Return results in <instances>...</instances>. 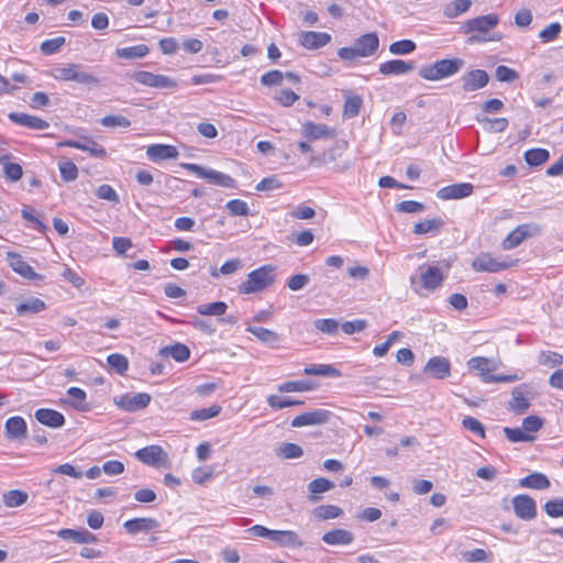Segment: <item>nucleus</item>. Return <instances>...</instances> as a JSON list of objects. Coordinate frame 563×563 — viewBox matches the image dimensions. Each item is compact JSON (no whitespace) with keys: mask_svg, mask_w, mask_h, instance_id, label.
Masks as SVG:
<instances>
[{"mask_svg":"<svg viewBox=\"0 0 563 563\" xmlns=\"http://www.w3.org/2000/svg\"><path fill=\"white\" fill-rule=\"evenodd\" d=\"M415 68L413 63L401 59H393L379 65V73L383 75H404Z\"/></svg>","mask_w":563,"mask_h":563,"instance_id":"nucleus-30","label":"nucleus"},{"mask_svg":"<svg viewBox=\"0 0 563 563\" xmlns=\"http://www.w3.org/2000/svg\"><path fill=\"white\" fill-rule=\"evenodd\" d=\"M419 271L422 288L427 290H434L442 285L444 275L438 266L421 265Z\"/></svg>","mask_w":563,"mask_h":563,"instance_id":"nucleus-16","label":"nucleus"},{"mask_svg":"<svg viewBox=\"0 0 563 563\" xmlns=\"http://www.w3.org/2000/svg\"><path fill=\"white\" fill-rule=\"evenodd\" d=\"M67 396L70 398V400H66V402L69 404V406L77 410H87V394L84 389L78 387H70L67 389Z\"/></svg>","mask_w":563,"mask_h":563,"instance_id":"nucleus-41","label":"nucleus"},{"mask_svg":"<svg viewBox=\"0 0 563 563\" xmlns=\"http://www.w3.org/2000/svg\"><path fill=\"white\" fill-rule=\"evenodd\" d=\"M100 123L106 128H129L131 125L130 120L120 114L106 115L100 120Z\"/></svg>","mask_w":563,"mask_h":563,"instance_id":"nucleus-60","label":"nucleus"},{"mask_svg":"<svg viewBox=\"0 0 563 563\" xmlns=\"http://www.w3.org/2000/svg\"><path fill=\"white\" fill-rule=\"evenodd\" d=\"M312 516L319 521L334 519L342 516L343 510L334 505H321L312 510Z\"/></svg>","mask_w":563,"mask_h":563,"instance_id":"nucleus-40","label":"nucleus"},{"mask_svg":"<svg viewBox=\"0 0 563 563\" xmlns=\"http://www.w3.org/2000/svg\"><path fill=\"white\" fill-rule=\"evenodd\" d=\"M538 362L544 366L556 367L563 364V356L553 351H542L539 354Z\"/></svg>","mask_w":563,"mask_h":563,"instance_id":"nucleus-55","label":"nucleus"},{"mask_svg":"<svg viewBox=\"0 0 563 563\" xmlns=\"http://www.w3.org/2000/svg\"><path fill=\"white\" fill-rule=\"evenodd\" d=\"M306 375H318L327 377H340L341 372L328 364H311L303 368Z\"/></svg>","mask_w":563,"mask_h":563,"instance_id":"nucleus-42","label":"nucleus"},{"mask_svg":"<svg viewBox=\"0 0 563 563\" xmlns=\"http://www.w3.org/2000/svg\"><path fill=\"white\" fill-rule=\"evenodd\" d=\"M60 177L64 181H74L78 177V168L76 164L68 159H60L58 162Z\"/></svg>","mask_w":563,"mask_h":563,"instance_id":"nucleus-51","label":"nucleus"},{"mask_svg":"<svg viewBox=\"0 0 563 563\" xmlns=\"http://www.w3.org/2000/svg\"><path fill=\"white\" fill-rule=\"evenodd\" d=\"M467 366L470 369L478 371L479 376L485 383H503V382H512L516 376H506V375H493L489 369V361L486 357L477 356L472 357L467 362Z\"/></svg>","mask_w":563,"mask_h":563,"instance_id":"nucleus-11","label":"nucleus"},{"mask_svg":"<svg viewBox=\"0 0 563 563\" xmlns=\"http://www.w3.org/2000/svg\"><path fill=\"white\" fill-rule=\"evenodd\" d=\"M316 388V385L309 380H289L277 386L280 393H299L308 391Z\"/></svg>","mask_w":563,"mask_h":563,"instance_id":"nucleus-44","label":"nucleus"},{"mask_svg":"<svg viewBox=\"0 0 563 563\" xmlns=\"http://www.w3.org/2000/svg\"><path fill=\"white\" fill-rule=\"evenodd\" d=\"M9 119L15 124L26 126L31 130H46L49 126V123L38 117L31 115L22 112H11L9 113Z\"/></svg>","mask_w":563,"mask_h":563,"instance_id":"nucleus-23","label":"nucleus"},{"mask_svg":"<svg viewBox=\"0 0 563 563\" xmlns=\"http://www.w3.org/2000/svg\"><path fill=\"white\" fill-rule=\"evenodd\" d=\"M464 65V59L459 57L440 59L433 64L421 67L419 76L426 80L438 81L454 76Z\"/></svg>","mask_w":563,"mask_h":563,"instance_id":"nucleus-4","label":"nucleus"},{"mask_svg":"<svg viewBox=\"0 0 563 563\" xmlns=\"http://www.w3.org/2000/svg\"><path fill=\"white\" fill-rule=\"evenodd\" d=\"M562 31V26L559 22H553L545 26L540 33L539 37L543 43L554 41Z\"/></svg>","mask_w":563,"mask_h":563,"instance_id":"nucleus-62","label":"nucleus"},{"mask_svg":"<svg viewBox=\"0 0 563 563\" xmlns=\"http://www.w3.org/2000/svg\"><path fill=\"white\" fill-rule=\"evenodd\" d=\"M519 485L523 488H532V489H547L550 487L549 478L542 474L534 472L519 481Z\"/></svg>","mask_w":563,"mask_h":563,"instance_id":"nucleus-34","label":"nucleus"},{"mask_svg":"<svg viewBox=\"0 0 563 563\" xmlns=\"http://www.w3.org/2000/svg\"><path fill=\"white\" fill-rule=\"evenodd\" d=\"M424 372L430 373L435 379H444L451 375V363L443 356H433L428 360Z\"/></svg>","mask_w":563,"mask_h":563,"instance_id":"nucleus-19","label":"nucleus"},{"mask_svg":"<svg viewBox=\"0 0 563 563\" xmlns=\"http://www.w3.org/2000/svg\"><path fill=\"white\" fill-rule=\"evenodd\" d=\"M52 77L59 81H74L86 87H95L100 79L82 64L69 63L52 69Z\"/></svg>","mask_w":563,"mask_h":563,"instance_id":"nucleus-2","label":"nucleus"},{"mask_svg":"<svg viewBox=\"0 0 563 563\" xmlns=\"http://www.w3.org/2000/svg\"><path fill=\"white\" fill-rule=\"evenodd\" d=\"M268 406L274 410L284 409L290 406H300L303 405L302 400H295L289 397H282L277 395H269L267 397Z\"/></svg>","mask_w":563,"mask_h":563,"instance_id":"nucleus-50","label":"nucleus"},{"mask_svg":"<svg viewBox=\"0 0 563 563\" xmlns=\"http://www.w3.org/2000/svg\"><path fill=\"white\" fill-rule=\"evenodd\" d=\"M27 497L25 492L12 489L3 495V503L7 507H19L26 503Z\"/></svg>","mask_w":563,"mask_h":563,"instance_id":"nucleus-54","label":"nucleus"},{"mask_svg":"<svg viewBox=\"0 0 563 563\" xmlns=\"http://www.w3.org/2000/svg\"><path fill=\"white\" fill-rule=\"evenodd\" d=\"M107 362L111 368H113L118 374L123 375L129 368L128 358L119 353L110 354L107 357Z\"/></svg>","mask_w":563,"mask_h":563,"instance_id":"nucleus-56","label":"nucleus"},{"mask_svg":"<svg viewBox=\"0 0 563 563\" xmlns=\"http://www.w3.org/2000/svg\"><path fill=\"white\" fill-rule=\"evenodd\" d=\"M528 235V225H519L504 239L501 246L506 251L512 250L517 247Z\"/></svg>","mask_w":563,"mask_h":563,"instance_id":"nucleus-35","label":"nucleus"},{"mask_svg":"<svg viewBox=\"0 0 563 563\" xmlns=\"http://www.w3.org/2000/svg\"><path fill=\"white\" fill-rule=\"evenodd\" d=\"M131 77L140 85L157 89H168L177 86V81L172 77L156 75L146 70L134 71Z\"/></svg>","mask_w":563,"mask_h":563,"instance_id":"nucleus-8","label":"nucleus"},{"mask_svg":"<svg viewBox=\"0 0 563 563\" xmlns=\"http://www.w3.org/2000/svg\"><path fill=\"white\" fill-rule=\"evenodd\" d=\"M525 388V385L516 387L511 393V400L508 404V409L517 415H523L530 407V402L523 394Z\"/></svg>","mask_w":563,"mask_h":563,"instance_id":"nucleus-32","label":"nucleus"},{"mask_svg":"<svg viewBox=\"0 0 563 563\" xmlns=\"http://www.w3.org/2000/svg\"><path fill=\"white\" fill-rule=\"evenodd\" d=\"M333 487H334V483L328 478L320 477V478H316V479L311 481L308 484V490L310 492V495L308 497L309 501H311V503L318 501L319 497L317 496V494H322V493L329 492Z\"/></svg>","mask_w":563,"mask_h":563,"instance_id":"nucleus-37","label":"nucleus"},{"mask_svg":"<svg viewBox=\"0 0 563 563\" xmlns=\"http://www.w3.org/2000/svg\"><path fill=\"white\" fill-rule=\"evenodd\" d=\"M273 542L284 548L297 549L303 545L300 536L292 530H275Z\"/></svg>","mask_w":563,"mask_h":563,"instance_id":"nucleus-27","label":"nucleus"},{"mask_svg":"<svg viewBox=\"0 0 563 563\" xmlns=\"http://www.w3.org/2000/svg\"><path fill=\"white\" fill-rule=\"evenodd\" d=\"M516 265V261H504L494 257L490 253H481L472 262L475 272L498 273Z\"/></svg>","mask_w":563,"mask_h":563,"instance_id":"nucleus-7","label":"nucleus"},{"mask_svg":"<svg viewBox=\"0 0 563 563\" xmlns=\"http://www.w3.org/2000/svg\"><path fill=\"white\" fill-rule=\"evenodd\" d=\"M275 266L263 265L247 274L246 279L238 286L241 295L261 292L275 283Z\"/></svg>","mask_w":563,"mask_h":563,"instance_id":"nucleus-3","label":"nucleus"},{"mask_svg":"<svg viewBox=\"0 0 563 563\" xmlns=\"http://www.w3.org/2000/svg\"><path fill=\"white\" fill-rule=\"evenodd\" d=\"M135 457L153 467H166L169 465V459L164 449L159 445H148L135 452Z\"/></svg>","mask_w":563,"mask_h":563,"instance_id":"nucleus-9","label":"nucleus"},{"mask_svg":"<svg viewBox=\"0 0 563 563\" xmlns=\"http://www.w3.org/2000/svg\"><path fill=\"white\" fill-rule=\"evenodd\" d=\"M379 46V40L376 33H367L360 36L351 47H341L338 56L343 60H353L357 57H367L373 55Z\"/></svg>","mask_w":563,"mask_h":563,"instance_id":"nucleus-5","label":"nucleus"},{"mask_svg":"<svg viewBox=\"0 0 563 563\" xmlns=\"http://www.w3.org/2000/svg\"><path fill=\"white\" fill-rule=\"evenodd\" d=\"M222 408L220 405H212L209 408L196 409L190 412V420L192 421H205L217 417L221 412Z\"/></svg>","mask_w":563,"mask_h":563,"instance_id":"nucleus-49","label":"nucleus"},{"mask_svg":"<svg viewBox=\"0 0 563 563\" xmlns=\"http://www.w3.org/2000/svg\"><path fill=\"white\" fill-rule=\"evenodd\" d=\"M150 402L151 395L147 393L124 394L114 398V404L126 412L144 409Z\"/></svg>","mask_w":563,"mask_h":563,"instance_id":"nucleus-10","label":"nucleus"},{"mask_svg":"<svg viewBox=\"0 0 563 563\" xmlns=\"http://www.w3.org/2000/svg\"><path fill=\"white\" fill-rule=\"evenodd\" d=\"M285 79L284 73L274 69L261 76V84L266 87L280 86Z\"/></svg>","mask_w":563,"mask_h":563,"instance_id":"nucleus-61","label":"nucleus"},{"mask_svg":"<svg viewBox=\"0 0 563 563\" xmlns=\"http://www.w3.org/2000/svg\"><path fill=\"white\" fill-rule=\"evenodd\" d=\"M150 48L145 44H137L129 47H121L115 51V55L119 58L124 59H136L146 56Z\"/></svg>","mask_w":563,"mask_h":563,"instance_id":"nucleus-39","label":"nucleus"},{"mask_svg":"<svg viewBox=\"0 0 563 563\" xmlns=\"http://www.w3.org/2000/svg\"><path fill=\"white\" fill-rule=\"evenodd\" d=\"M59 146H68L77 150H81L84 152H88L92 157L103 158L107 155L106 148L92 140H87L85 142L68 140L59 143Z\"/></svg>","mask_w":563,"mask_h":563,"instance_id":"nucleus-24","label":"nucleus"},{"mask_svg":"<svg viewBox=\"0 0 563 563\" xmlns=\"http://www.w3.org/2000/svg\"><path fill=\"white\" fill-rule=\"evenodd\" d=\"M66 43L64 36H57L55 38L46 40L41 44V52L44 55H53L57 53Z\"/></svg>","mask_w":563,"mask_h":563,"instance_id":"nucleus-58","label":"nucleus"},{"mask_svg":"<svg viewBox=\"0 0 563 563\" xmlns=\"http://www.w3.org/2000/svg\"><path fill=\"white\" fill-rule=\"evenodd\" d=\"M321 540L329 545H345L354 540V534L345 529H333L325 532Z\"/></svg>","mask_w":563,"mask_h":563,"instance_id":"nucleus-29","label":"nucleus"},{"mask_svg":"<svg viewBox=\"0 0 563 563\" xmlns=\"http://www.w3.org/2000/svg\"><path fill=\"white\" fill-rule=\"evenodd\" d=\"M181 166L185 169L195 173L197 177L207 179L212 185H217L224 188H235L236 186L235 179H233L230 175H227L224 173L210 168H205L194 163H184L181 164Z\"/></svg>","mask_w":563,"mask_h":563,"instance_id":"nucleus-6","label":"nucleus"},{"mask_svg":"<svg viewBox=\"0 0 563 563\" xmlns=\"http://www.w3.org/2000/svg\"><path fill=\"white\" fill-rule=\"evenodd\" d=\"M550 153L544 148H531L525 153V161L530 166H540L548 162Z\"/></svg>","mask_w":563,"mask_h":563,"instance_id":"nucleus-45","label":"nucleus"},{"mask_svg":"<svg viewBox=\"0 0 563 563\" xmlns=\"http://www.w3.org/2000/svg\"><path fill=\"white\" fill-rule=\"evenodd\" d=\"M246 331L252 333L262 343L268 344L271 346L277 345L280 339L278 333L275 331L262 327L249 325Z\"/></svg>","mask_w":563,"mask_h":563,"instance_id":"nucleus-36","label":"nucleus"},{"mask_svg":"<svg viewBox=\"0 0 563 563\" xmlns=\"http://www.w3.org/2000/svg\"><path fill=\"white\" fill-rule=\"evenodd\" d=\"M225 208L231 216H247L250 208L247 203L240 199H233L227 202Z\"/></svg>","mask_w":563,"mask_h":563,"instance_id":"nucleus-63","label":"nucleus"},{"mask_svg":"<svg viewBox=\"0 0 563 563\" xmlns=\"http://www.w3.org/2000/svg\"><path fill=\"white\" fill-rule=\"evenodd\" d=\"M544 510L552 518L563 517V499L549 500L544 505Z\"/></svg>","mask_w":563,"mask_h":563,"instance_id":"nucleus-64","label":"nucleus"},{"mask_svg":"<svg viewBox=\"0 0 563 563\" xmlns=\"http://www.w3.org/2000/svg\"><path fill=\"white\" fill-rule=\"evenodd\" d=\"M443 224L444 222L441 218L428 219L416 223L413 227V233L418 235L437 233Z\"/></svg>","mask_w":563,"mask_h":563,"instance_id":"nucleus-43","label":"nucleus"},{"mask_svg":"<svg viewBox=\"0 0 563 563\" xmlns=\"http://www.w3.org/2000/svg\"><path fill=\"white\" fill-rule=\"evenodd\" d=\"M276 453L283 459H299L303 450L298 444L285 442L277 448Z\"/></svg>","mask_w":563,"mask_h":563,"instance_id":"nucleus-53","label":"nucleus"},{"mask_svg":"<svg viewBox=\"0 0 563 563\" xmlns=\"http://www.w3.org/2000/svg\"><path fill=\"white\" fill-rule=\"evenodd\" d=\"M363 100L360 96H351L345 99L343 107V117L347 119L358 115Z\"/></svg>","mask_w":563,"mask_h":563,"instance_id":"nucleus-48","label":"nucleus"},{"mask_svg":"<svg viewBox=\"0 0 563 563\" xmlns=\"http://www.w3.org/2000/svg\"><path fill=\"white\" fill-rule=\"evenodd\" d=\"M302 134L308 140L314 141L333 136L334 130L327 124L308 121L302 124Z\"/></svg>","mask_w":563,"mask_h":563,"instance_id":"nucleus-26","label":"nucleus"},{"mask_svg":"<svg viewBox=\"0 0 563 563\" xmlns=\"http://www.w3.org/2000/svg\"><path fill=\"white\" fill-rule=\"evenodd\" d=\"M35 419L49 428H62L66 420L63 413L49 408H41L34 412Z\"/></svg>","mask_w":563,"mask_h":563,"instance_id":"nucleus-25","label":"nucleus"},{"mask_svg":"<svg viewBox=\"0 0 563 563\" xmlns=\"http://www.w3.org/2000/svg\"><path fill=\"white\" fill-rule=\"evenodd\" d=\"M472 5L471 0H454L446 3L443 8V15L448 19H454L467 12Z\"/></svg>","mask_w":563,"mask_h":563,"instance_id":"nucleus-38","label":"nucleus"},{"mask_svg":"<svg viewBox=\"0 0 563 563\" xmlns=\"http://www.w3.org/2000/svg\"><path fill=\"white\" fill-rule=\"evenodd\" d=\"M489 75L484 69H473L466 71L461 77L462 90L473 92L487 86Z\"/></svg>","mask_w":563,"mask_h":563,"instance_id":"nucleus-12","label":"nucleus"},{"mask_svg":"<svg viewBox=\"0 0 563 563\" xmlns=\"http://www.w3.org/2000/svg\"><path fill=\"white\" fill-rule=\"evenodd\" d=\"M228 305L224 301H216L211 303H202L197 307V311L201 316L221 317L225 313Z\"/></svg>","mask_w":563,"mask_h":563,"instance_id":"nucleus-46","label":"nucleus"},{"mask_svg":"<svg viewBox=\"0 0 563 563\" xmlns=\"http://www.w3.org/2000/svg\"><path fill=\"white\" fill-rule=\"evenodd\" d=\"M57 536L63 540H70L78 544L95 543L97 538L88 530H75V529H60L57 531Z\"/></svg>","mask_w":563,"mask_h":563,"instance_id":"nucleus-28","label":"nucleus"},{"mask_svg":"<svg viewBox=\"0 0 563 563\" xmlns=\"http://www.w3.org/2000/svg\"><path fill=\"white\" fill-rule=\"evenodd\" d=\"M499 23V16L495 13L476 16L466 20L461 26L463 34H471L467 38L468 44L485 43L488 41H499L500 35L486 36V34L495 29Z\"/></svg>","mask_w":563,"mask_h":563,"instance_id":"nucleus-1","label":"nucleus"},{"mask_svg":"<svg viewBox=\"0 0 563 563\" xmlns=\"http://www.w3.org/2000/svg\"><path fill=\"white\" fill-rule=\"evenodd\" d=\"M8 155L0 157V163L3 165V172L7 179L11 181H18L23 175L22 166L18 163L7 162Z\"/></svg>","mask_w":563,"mask_h":563,"instance_id":"nucleus-47","label":"nucleus"},{"mask_svg":"<svg viewBox=\"0 0 563 563\" xmlns=\"http://www.w3.org/2000/svg\"><path fill=\"white\" fill-rule=\"evenodd\" d=\"M158 354L162 357H172L176 362L183 363L189 358L190 350L183 343H175L161 347Z\"/></svg>","mask_w":563,"mask_h":563,"instance_id":"nucleus-31","label":"nucleus"},{"mask_svg":"<svg viewBox=\"0 0 563 563\" xmlns=\"http://www.w3.org/2000/svg\"><path fill=\"white\" fill-rule=\"evenodd\" d=\"M7 258L9 261L10 267L22 277L33 282L43 280V276L35 273L34 269L22 258L20 254L8 252Z\"/></svg>","mask_w":563,"mask_h":563,"instance_id":"nucleus-15","label":"nucleus"},{"mask_svg":"<svg viewBox=\"0 0 563 563\" xmlns=\"http://www.w3.org/2000/svg\"><path fill=\"white\" fill-rule=\"evenodd\" d=\"M516 516L522 520H532L537 516V504L529 495L521 494L512 498Z\"/></svg>","mask_w":563,"mask_h":563,"instance_id":"nucleus-14","label":"nucleus"},{"mask_svg":"<svg viewBox=\"0 0 563 563\" xmlns=\"http://www.w3.org/2000/svg\"><path fill=\"white\" fill-rule=\"evenodd\" d=\"M45 308L46 303L42 299L31 297L16 305L15 310L18 316L25 317L36 314Z\"/></svg>","mask_w":563,"mask_h":563,"instance_id":"nucleus-33","label":"nucleus"},{"mask_svg":"<svg viewBox=\"0 0 563 563\" xmlns=\"http://www.w3.org/2000/svg\"><path fill=\"white\" fill-rule=\"evenodd\" d=\"M332 413L325 409H314L296 416L291 420L292 428H301L306 426H317L327 423Z\"/></svg>","mask_w":563,"mask_h":563,"instance_id":"nucleus-13","label":"nucleus"},{"mask_svg":"<svg viewBox=\"0 0 563 563\" xmlns=\"http://www.w3.org/2000/svg\"><path fill=\"white\" fill-rule=\"evenodd\" d=\"M504 433L506 435V438L512 442V443H518V442H532L536 440V437L533 434H529V433H526L522 429L520 428H509V427H505L504 428Z\"/></svg>","mask_w":563,"mask_h":563,"instance_id":"nucleus-52","label":"nucleus"},{"mask_svg":"<svg viewBox=\"0 0 563 563\" xmlns=\"http://www.w3.org/2000/svg\"><path fill=\"white\" fill-rule=\"evenodd\" d=\"M159 527L161 523L156 519L150 517L133 518L123 523L125 531L132 536L141 532L154 531Z\"/></svg>","mask_w":563,"mask_h":563,"instance_id":"nucleus-17","label":"nucleus"},{"mask_svg":"<svg viewBox=\"0 0 563 563\" xmlns=\"http://www.w3.org/2000/svg\"><path fill=\"white\" fill-rule=\"evenodd\" d=\"M473 189L470 183L453 184L439 189L437 197L441 200L462 199L471 196Z\"/></svg>","mask_w":563,"mask_h":563,"instance_id":"nucleus-18","label":"nucleus"},{"mask_svg":"<svg viewBox=\"0 0 563 563\" xmlns=\"http://www.w3.org/2000/svg\"><path fill=\"white\" fill-rule=\"evenodd\" d=\"M417 45L411 40H401L390 44L389 52L394 55H407L416 49Z\"/></svg>","mask_w":563,"mask_h":563,"instance_id":"nucleus-57","label":"nucleus"},{"mask_svg":"<svg viewBox=\"0 0 563 563\" xmlns=\"http://www.w3.org/2000/svg\"><path fill=\"white\" fill-rule=\"evenodd\" d=\"M146 155L150 161L158 163L166 159L177 158L179 152L174 145L153 144L147 147Z\"/></svg>","mask_w":563,"mask_h":563,"instance_id":"nucleus-21","label":"nucleus"},{"mask_svg":"<svg viewBox=\"0 0 563 563\" xmlns=\"http://www.w3.org/2000/svg\"><path fill=\"white\" fill-rule=\"evenodd\" d=\"M331 41V35L325 32L303 31L299 34V43L308 49H317L325 46Z\"/></svg>","mask_w":563,"mask_h":563,"instance_id":"nucleus-20","label":"nucleus"},{"mask_svg":"<svg viewBox=\"0 0 563 563\" xmlns=\"http://www.w3.org/2000/svg\"><path fill=\"white\" fill-rule=\"evenodd\" d=\"M462 427L473 432L474 434L481 437L482 439L485 438V428L482 424V422L476 418H473L471 416L464 417L462 420Z\"/></svg>","mask_w":563,"mask_h":563,"instance_id":"nucleus-59","label":"nucleus"},{"mask_svg":"<svg viewBox=\"0 0 563 563\" xmlns=\"http://www.w3.org/2000/svg\"><path fill=\"white\" fill-rule=\"evenodd\" d=\"M5 437L10 440H23L27 435V426L25 420L20 416L9 418L4 424Z\"/></svg>","mask_w":563,"mask_h":563,"instance_id":"nucleus-22","label":"nucleus"}]
</instances>
